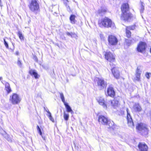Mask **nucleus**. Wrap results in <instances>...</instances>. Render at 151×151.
<instances>
[{
  "mask_svg": "<svg viewBox=\"0 0 151 151\" xmlns=\"http://www.w3.org/2000/svg\"><path fill=\"white\" fill-rule=\"evenodd\" d=\"M122 12L121 19L125 21H130L132 18V14L129 12V7L127 3L123 4L121 7Z\"/></svg>",
  "mask_w": 151,
  "mask_h": 151,
  "instance_id": "obj_1",
  "label": "nucleus"
},
{
  "mask_svg": "<svg viewBox=\"0 0 151 151\" xmlns=\"http://www.w3.org/2000/svg\"><path fill=\"white\" fill-rule=\"evenodd\" d=\"M136 128L138 132L143 135H146L148 134V128L147 125L142 123L138 124L136 126Z\"/></svg>",
  "mask_w": 151,
  "mask_h": 151,
  "instance_id": "obj_2",
  "label": "nucleus"
},
{
  "mask_svg": "<svg viewBox=\"0 0 151 151\" xmlns=\"http://www.w3.org/2000/svg\"><path fill=\"white\" fill-rule=\"evenodd\" d=\"M99 24L101 27H104L107 28H113L115 25L111 20L107 17H105L102 19L101 22L99 23Z\"/></svg>",
  "mask_w": 151,
  "mask_h": 151,
  "instance_id": "obj_3",
  "label": "nucleus"
},
{
  "mask_svg": "<svg viewBox=\"0 0 151 151\" xmlns=\"http://www.w3.org/2000/svg\"><path fill=\"white\" fill-rule=\"evenodd\" d=\"M29 9L32 12L37 13L39 9V6L36 0H32L29 5Z\"/></svg>",
  "mask_w": 151,
  "mask_h": 151,
  "instance_id": "obj_4",
  "label": "nucleus"
},
{
  "mask_svg": "<svg viewBox=\"0 0 151 151\" xmlns=\"http://www.w3.org/2000/svg\"><path fill=\"white\" fill-rule=\"evenodd\" d=\"M97 86L100 90L103 89L107 86V82L102 78H98L97 82Z\"/></svg>",
  "mask_w": 151,
  "mask_h": 151,
  "instance_id": "obj_5",
  "label": "nucleus"
},
{
  "mask_svg": "<svg viewBox=\"0 0 151 151\" xmlns=\"http://www.w3.org/2000/svg\"><path fill=\"white\" fill-rule=\"evenodd\" d=\"M9 101L13 104H18L21 101V99L19 95L14 93L10 96Z\"/></svg>",
  "mask_w": 151,
  "mask_h": 151,
  "instance_id": "obj_6",
  "label": "nucleus"
},
{
  "mask_svg": "<svg viewBox=\"0 0 151 151\" xmlns=\"http://www.w3.org/2000/svg\"><path fill=\"white\" fill-rule=\"evenodd\" d=\"M108 41L110 45L113 46L117 45L118 42V40L117 38L112 35L109 36Z\"/></svg>",
  "mask_w": 151,
  "mask_h": 151,
  "instance_id": "obj_7",
  "label": "nucleus"
},
{
  "mask_svg": "<svg viewBox=\"0 0 151 151\" xmlns=\"http://www.w3.org/2000/svg\"><path fill=\"white\" fill-rule=\"evenodd\" d=\"M126 111L127 113V119L128 124L129 126L132 127H134V124L129 111L128 108L126 109Z\"/></svg>",
  "mask_w": 151,
  "mask_h": 151,
  "instance_id": "obj_8",
  "label": "nucleus"
},
{
  "mask_svg": "<svg viewBox=\"0 0 151 151\" xmlns=\"http://www.w3.org/2000/svg\"><path fill=\"white\" fill-rule=\"evenodd\" d=\"M98 122L100 124L107 125L108 120L107 117L104 116H99L98 117Z\"/></svg>",
  "mask_w": 151,
  "mask_h": 151,
  "instance_id": "obj_9",
  "label": "nucleus"
},
{
  "mask_svg": "<svg viewBox=\"0 0 151 151\" xmlns=\"http://www.w3.org/2000/svg\"><path fill=\"white\" fill-rule=\"evenodd\" d=\"M105 58L110 62H114L115 60L114 56L111 52H106L105 55Z\"/></svg>",
  "mask_w": 151,
  "mask_h": 151,
  "instance_id": "obj_10",
  "label": "nucleus"
},
{
  "mask_svg": "<svg viewBox=\"0 0 151 151\" xmlns=\"http://www.w3.org/2000/svg\"><path fill=\"white\" fill-rule=\"evenodd\" d=\"M146 44L143 42H141L138 45L137 48V50L139 52H142L146 48Z\"/></svg>",
  "mask_w": 151,
  "mask_h": 151,
  "instance_id": "obj_11",
  "label": "nucleus"
},
{
  "mask_svg": "<svg viewBox=\"0 0 151 151\" xmlns=\"http://www.w3.org/2000/svg\"><path fill=\"white\" fill-rule=\"evenodd\" d=\"M111 72L114 77L116 79H118L119 78L120 74L118 70V68L114 67V66L111 69Z\"/></svg>",
  "mask_w": 151,
  "mask_h": 151,
  "instance_id": "obj_12",
  "label": "nucleus"
},
{
  "mask_svg": "<svg viewBox=\"0 0 151 151\" xmlns=\"http://www.w3.org/2000/svg\"><path fill=\"white\" fill-rule=\"evenodd\" d=\"M138 147L140 151H147L148 147L144 142H139L138 145Z\"/></svg>",
  "mask_w": 151,
  "mask_h": 151,
  "instance_id": "obj_13",
  "label": "nucleus"
},
{
  "mask_svg": "<svg viewBox=\"0 0 151 151\" xmlns=\"http://www.w3.org/2000/svg\"><path fill=\"white\" fill-rule=\"evenodd\" d=\"M96 99L100 105L102 106L104 108L106 109L107 104L105 103L104 99L103 97H99Z\"/></svg>",
  "mask_w": 151,
  "mask_h": 151,
  "instance_id": "obj_14",
  "label": "nucleus"
},
{
  "mask_svg": "<svg viewBox=\"0 0 151 151\" xmlns=\"http://www.w3.org/2000/svg\"><path fill=\"white\" fill-rule=\"evenodd\" d=\"M107 93L109 96L112 97H114L115 93L113 88L111 86H109L108 88Z\"/></svg>",
  "mask_w": 151,
  "mask_h": 151,
  "instance_id": "obj_15",
  "label": "nucleus"
},
{
  "mask_svg": "<svg viewBox=\"0 0 151 151\" xmlns=\"http://www.w3.org/2000/svg\"><path fill=\"white\" fill-rule=\"evenodd\" d=\"M142 109L138 103H135L133 107V110L135 112H139L141 111Z\"/></svg>",
  "mask_w": 151,
  "mask_h": 151,
  "instance_id": "obj_16",
  "label": "nucleus"
},
{
  "mask_svg": "<svg viewBox=\"0 0 151 151\" xmlns=\"http://www.w3.org/2000/svg\"><path fill=\"white\" fill-rule=\"evenodd\" d=\"M139 70V67H138L136 71V77L134 78L135 80L137 81H140V75L141 73V71Z\"/></svg>",
  "mask_w": 151,
  "mask_h": 151,
  "instance_id": "obj_17",
  "label": "nucleus"
},
{
  "mask_svg": "<svg viewBox=\"0 0 151 151\" xmlns=\"http://www.w3.org/2000/svg\"><path fill=\"white\" fill-rule=\"evenodd\" d=\"M76 16L74 14H71L69 18L70 23L72 24H75L77 22L76 20L75 19Z\"/></svg>",
  "mask_w": 151,
  "mask_h": 151,
  "instance_id": "obj_18",
  "label": "nucleus"
},
{
  "mask_svg": "<svg viewBox=\"0 0 151 151\" xmlns=\"http://www.w3.org/2000/svg\"><path fill=\"white\" fill-rule=\"evenodd\" d=\"M29 73L30 75L34 76V77L36 79L38 78V74L35 70H30L29 71Z\"/></svg>",
  "mask_w": 151,
  "mask_h": 151,
  "instance_id": "obj_19",
  "label": "nucleus"
},
{
  "mask_svg": "<svg viewBox=\"0 0 151 151\" xmlns=\"http://www.w3.org/2000/svg\"><path fill=\"white\" fill-rule=\"evenodd\" d=\"M65 108H66L67 111L68 112H70L71 114H72L73 113V111L72 110L70 107L69 106L68 104L67 103H65L64 104Z\"/></svg>",
  "mask_w": 151,
  "mask_h": 151,
  "instance_id": "obj_20",
  "label": "nucleus"
},
{
  "mask_svg": "<svg viewBox=\"0 0 151 151\" xmlns=\"http://www.w3.org/2000/svg\"><path fill=\"white\" fill-rule=\"evenodd\" d=\"M109 102H110L111 105L113 106L114 107L117 106L119 103V101L116 100H114L112 101H109Z\"/></svg>",
  "mask_w": 151,
  "mask_h": 151,
  "instance_id": "obj_21",
  "label": "nucleus"
},
{
  "mask_svg": "<svg viewBox=\"0 0 151 151\" xmlns=\"http://www.w3.org/2000/svg\"><path fill=\"white\" fill-rule=\"evenodd\" d=\"M108 124L109 126L108 128H111L114 129L115 127L113 121H108L107 125Z\"/></svg>",
  "mask_w": 151,
  "mask_h": 151,
  "instance_id": "obj_22",
  "label": "nucleus"
},
{
  "mask_svg": "<svg viewBox=\"0 0 151 151\" xmlns=\"http://www.w3.org/2000/svg\"><path fill=\"white\" fill-rule=\"evenodd\" d=\"M5 88L6 91H7L8 93H9L11 91L9 84L7 83H6L5 84Z\"/></svg>",
  "mask_w": 151,
  "mask_h": 151,
  "instance_id": "obj_23",
  "label": "nucleus"
},
{
  "mask_svg": "<svg viewBox=\"0 0 151 151\" xmlns=\"http://www.w3.org/2000/svg\"><path fill=\"white\" fill-rule=\"evenodd\" d=\"M126 32L127 36V37L129 38L131 36V32L129 30L128 28H126Z\"/></svg>",
  "mask_w": 151,
  "mask_h": 151,
  "instance_id": "obj_24",
  "label": "nucleus"
},
{
  "mask_svg": "<svg viewBox=\"0 0 151 151\" xmlns=\"http://www.w3.org/2000/svg\"><path fill=\"white\" fill-rule=\"evenodd\" d=\"M60 98L61 99V100L63 102V103L64 104H65V103H66L65 102V98L64 96V95L63 93H60Z\"/></svg>",
  "mask_w": 151,
  "mask_h": 151,
  "instance_id": "obj_25",
  "label": "nucleus"
},
{
  "mask_svg": "<svg viewBox=\"0 0 151 151\" xmlns=\"http://www.w3.org/2000/svg\"><path fill=\"white\" fill-rule=\"evenodd\" d=\"M17 35L20 40H22L23 39L24 37L21 32L20 31H18L17 33Z\"/></svg>",
  "mask_w": 151,
  "mask_h": 151,
  "instance_id": "obj_26",
  "label": "nucleus"
},
{
  "mask_svg": "<svg viewBox=\"0 0 151 151\" xmlns=\"http://www.w3.org/2000/svg\"><path fill=\"white\" fill-rule=\"evenodd\" d=\"M69 117V115L68 114H66L64 112V119L66 120H68Z\"/></svg>",
  "mask_w": 151,
  "mask_h": 151,
  "instance_id": "obj_27",
  "label": "nucleus"
},
{
  "mask_svg": "<svg viewBox=\"0 0 151 151\" xmlns=\"http://www.w3.org/2000/svg\"><path fill=\"white\" fill-rule=\"evenodd\" d=\"M5 137L6 140L9 142H11L12 141L11 138L9 137V136L7 134H6L5 136Z\"/></svg>",
  "mask_w": 151,
  "mask_h": 151,
  "instance_id": "obj_28",
  "label": "nucleus"
},
{
  "mask_svg": "<svg viewBox=\"0 0 151 151\" xmlns=\"http://www.w3.org/2000/svg\"><path fill=\"white\" fill-rule=\"evenodd\" d=\"M37 131H38V133L40 134L42 136V131H41V129L40 128L39 126L37 125Z\"/></svg>",
  "mask_w": 151,
  "mask_h": 151,
  "instance_id": "obj_29",
  "label": "nucleus"
},
{
  "mask_svg": "<svg viewBox=\"0 0 151 151\" xmlns=\"http://www.w3.org/2000/svg\"><path fill=\"white\" fill-rule=\"evenodd\" d=\"M126 28H128L129 30H134L135 29V26L133 25L131 26H129L126 27Z\"/></svg>",
  "mask_w": 151,
  "mask_h": 151,
  "instance_id": "obj_30",
  "label": "nucleus"
},
{
  "mask_svg": "<svg viewBox=\"0 0 151 151\" xmlns=\"http://www.w3.org/2000/svg\"><path fill=\"white\" fill-rule=\"evenodd\" d=\"M48 117L50 119L51 121L52 122H54V120L53 119V118L52 117V116H51V114H49L48 115Z\"/></svg>",
  "mask_w": 151,
  "mask_h": 151,
  "instance_id": "obj_31",
  "label": "nucleus"
},
{
  "mask_svg": "<svg viewBox=\"0 0 151 151\" xmlns=\"http://www.w3.org/2000/svg\"><path fill=\"white\" fill-rule=\"evenodd\" d=\"M17 64L20 67H21L22 65V63L20 61V58H18V61L17 62Z\"/></svg>",
  "mask_w": 151,
  "mask_h": 151,
  "instance_id": "obj_32",
  "label": "nucleus"
},
{
  "mask_svg": "<svg viewBox=\"0 0 151 151\" xmlns=\"http://www.w3.org/2000/svg\"><path fill=\"white\" fill-rule=\"evenodd\" d=\"M144 10V6L142 4L141 6V8L140 9V12H141V13H143Z\"/></svg>",
  "mask_w": 151,
  "mask_h": 151,
  "instance_id": "obj_33",
  "label": "nucleus"
},
{
  "mask_svg": "<svg viewBox=\"0 0 151 151\" xmlns=\"http://www.w3.org/2000/svg\"><path fill=\"white\" fill-rule=\"evenodd\" d=\"M4 44L6 46V47L7 48H9V45H8V43L6 41L5 39H4Z\"/></svg>",
  "mask_w": 151,
  "mask_h": 151,
  "instance_id": "obj_34",
  "label": "nucleus"
},
{
  "mask_svg": "<svg viewBox=\"0 0 151 151\" xmlns=\"http://www.w3.org/2000/svg\"><path fill=\"white\" fill-rule=\"evenodd\" d=\"M100 36L101 38V39L102 40H105V37H104V35L102 34H100Z\"/></svg>",
  "mask_w": 151,
  "mask_h": 151,
  "instance_id": "obj_35",
  "label": "nucleus"
},
{
  "mask_svg": "<svg viewBox=\"0 0 151 151\" xmlns=\"http://www.w3.org/2000/svg\"><path fill=\"white\" fill-rule=\"evenodd\" d=\"M110 62V65L111 67V69L112 68L113 66H114V67H116L115 65L112 63L113 62Z\"/></svg>",
  "mask_w": 151,
  "mask_h": 151,
  "instance_id": "obj_36",
  "label": "nucleus"
},
{
  "mask_svg": "<svg viewBox=\"0 0 151 151\" xmlns=\"http://www.w3.org/2000/svg\"><path fill=\"white\" fill-rule=\"evenodd\" d=\"M66 34L67 35H68V36H71V37H72V35L73 34L72 32L69 33L68 32H66Z\"/></svg>",
  "mask_w": 151,
  "mask_h": 151,
  "instance_id": "obj_37",
  "label": "nucleus"
},
{
  "mask_svg": "<svg viewBox=\"0 0 151 151\" xmlns=\"http://www.w3.org/2000/svg\"><path fill=\"white\" fill-rule=\"evenodd\" d=\"M33 59L36 62H37L38 61L37 58L36 56L35 55L34 56Z\"/></svg>",
  "mask_w": 151,
  "mask_h": 151,
  "instance_id": "obj_38",
  "label": "nucleus"
},
{
  "mask_svg": "<svg viewBox=\"0 0 151 151\" xmlns=\"http://www.w3.org/2000/svg\"><path fill=\"white\" fill-rule=\"evenodd\" d=\"M146 76L147 79H149L150 78V77L149 75V73H147L146 75Z\"/></svg>",
  "mask_w": 151,
  "mask_h": 151,
  "instance_id": "obj_39",
  "label": "nucleus"
},
{
  "mask_svg": "<svg viewBox=\"0 0 151 151\" xmlns=\"http://www.w3.org/2000/svg\"><path fill=\"white\" fill-rule=\"evenodd\" d=\"M44 109L47 112V113L48 114V115H49V114H50L51 113L49 111V110L48 109H45V107H44Z\"/></svg>",
  "mask_w": 151,
  "mask_h": 151,
  "instance_id": "obj_40",
  "label": "nucleus"
},
{
  "mask_svg": "<svg viewBox=\"0 0 151 151\" xmlns=\"http://www.w3.org/2000/svg\"><path fill=\"white\" fill-rule=\"evenodd\" d=\"M3 0H0V6L2 7V1Z\"/></svg>",
  "mask_w": 151,
  "mask_h": 151,
  "instance_id": "obj_41",
  "label": "nucleus"
},
{
  "mask_svg": "<svg viewBox=\"0 0 151 151\" xmlns=\"http://www.w3.org/2000/svg\"><path fill=\"white\" fill-rule=\"evenodd\" d=\"M19 52L18 51H16L15 52V54L17 55H19Z\"/></svg>",
  "mask_w": 151,
  "mask_h": 151,
  "instance_id": "obj_42",
  "label": "nucleus"
},
{
  "mask_svg": "<svg viewBox=\"0 0 151 151\" xmlns=\"http://www.w3.org/2000/svg\"><path fill=\"white\" fill-rule=\"evenodd\" d=\"M2 77H0V81H1L2 79Z\"/></svg>",
  "mask_w": 151,
  "mask_h": 151,
  "instance_id": "obj_43",
  "label": "nucleus"
},
{
  "mask_svg": "<svg viewBox=\"0 0 151 151\" xmlns=\"http://www.w3.org/2000/svg\"><path fill=\"white\" fill-rule=\"evenodd\" d=\"M67 1H68V0H67Z\"/></svg>",
  "mask_w": 151,
  "mask_h": 151,
  "instance_id": "obj_44",
  "label": "nucleus"
},
{
  "mask_svg": "<svg viewBox=\"0 0 151 151\" xmlns=\"http://www.w3.org/2000/svg\"><path fill=\"white\" fill-rule=\"evenodd\" d=\"M150 30H151V29H150Z\"/></svg>",
  "mask_w": 151,
  "mask_h": 151,
  "instance_id": "obj_45",
  "label": "nucleus"
}]
</instances>
